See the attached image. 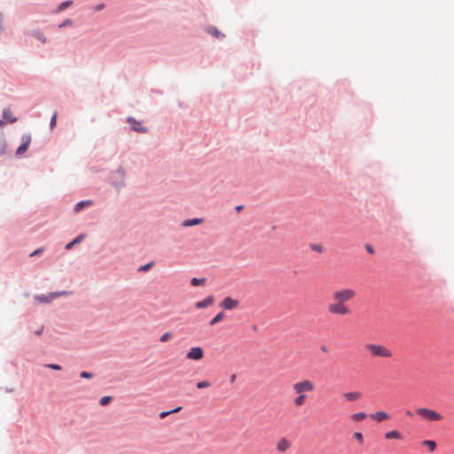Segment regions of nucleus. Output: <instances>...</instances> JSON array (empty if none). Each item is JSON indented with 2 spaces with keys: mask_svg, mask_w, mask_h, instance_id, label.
Returning <instances> with one entry per match:
<instances>
[{
  "mask_svg": "<svg viewBox=\"0 0 454 454\" xmlns=\"http://www.w3.org/2000/svg\"><path fill=\"white\" fill-rule=\"evenodd\" d=\"M6 141L4 138L0 137V156L4 155L6 152Z\"/></svg>",
  "mask_w": 454,
  "mask_h": 454,
  "instance_id": "nucleus-25",
  "label": "nucleus"
},
{
  "mask_svg": "<svg viewBox=\"0 0 454 454\" xmlns=\"http://www.w3.org/2000/svg\"><path fill=\"white\" fill-rule=\"evenodd\" d=\"M354 438L358 441L360 443H362L364 442V437H363V434L362 433L360 432H356L354 434Z\"/></svg>",
  "mask_w": 454,
  "mask_h": 454,
  "instance_id": "nucleus-30",
  "label": "nucleus"
},
{
  "mask_svg": "<svg viewBox=\"0 0 454 454\" xmlns=\"http://www.w3.org/2000/svg\"><path fill=\"white\" fill-rule=\"evenodd\" d=\"M93 204V201L92 200H82V201H80L78 202L75 206H74V212L78 213L80 212L82 209H83L85 207H89V206H91Z\"/></svg>",
  "mask_w": 454,
  "mask_h": 454,
  "instance_id": "nucleus-15",
  "label": "nucleus"
},
{
  "mask_svg": "<svg viewBox=\"0 0 454 454\" xmlns=\"http://www.w3.org/2000/svg\"><path fill=\"white\" fill-rule=\"evenodd\" d=\"M224 318V313L219 312L214 318L209 322L210 325H215L217 323L221 322Z\"/></svg>",
  "mask_w": 454,
  "mask_h": 454,
  "instance_id": "nucleus-21",
  "label": "nucleus"
},
{
  "mask_svg": "<svg viewBox=\"0 0 454 454\" xmlns=\"http://www.w3.org/2000/svg\"><path fill=\"white\" fill-rule=\"evenodd\" d=\"M21 140L22 144L18 147L16 151L17 155H22L27 150L31 142V137L29 135H23Z\"/></svg>",
  "mask_w": 454,
  "mask_h": 454,
  "instance_id": "nucleus-7",
  "label": "nucleus"
},
{
  "mask_svg": "<svg viewBox=\"0 0 454 454\" xmlns=\"http://www.w3.org/2000/svg\"><path fill=\"white\" fill-rule=\"evenodd\" d=\"M112 398L111 396H104L102 397L100 400H99V403L102 405V406H106L110 402H111Z\"/></svg>",
  "mask_w": 454,
  "mask_h": 454,
  "instance_id": "nucleus-28",
  "label": "nucleus"
},
{
  "mask_svg": "<svg viewBox=\"0 0 454 454\" xmlns=\"http://www.w3.org/2000/svg\"><path fill=\"white\" fill-rule=\"evenodd\" d=\"M239 301L238 300H235L231 297H225L220 306L226 310H232L239 307Z\"/></svg>",
  "mask_w": 454,
  "mask_h": 454,
  "instance_id": "nucleus-6",
  "label": "nucleus"
},
{
  "mask_svg": "<svg viewBox=\"0 0 454 454\" xmlns=\"http://www.w3.org/2000/svg\"><path fill=\"white\" fill-rule=\"evenodd\" d=\"M364 349L372 357L375 358H390L393 356L392 351L384 345L366 343L364 345Z\"/></svg>",
  "mask_w": 454,
  "mask_h": 454,
  "instance_id": "nucleus-3",
  "label": "nucleus"
},
{
  "mask_svg": "<svg viewBox=\"0 0 454 454\" xmlns=\"http://www.w3.org/2000/svg\"><path fill=\"white\" fill-rule=\"evenodd\" d=\"M3 117L4 119L8 122H15L16 118L12 116V114L10 109H4L3 112Z\"/></svg>",
  "mask_w": 454,
  "mask_h": 454,
  "instance_id": "nucleus-19",
  "label": "nucleus"
},
{
  "mask_svg": "<svg viewBox=\"0 0 454 454\" xmlns=\"http://www.w3.org/2000/svg\"><path fill=\"white\" fill-rule=\"evenodd\" d=\"M205 281H206L205 278H193L191 280V284L193 286H197L204 285Z\"/></svg>",
  "mask_w": 454,
  "mask_h": 454,
  "instance_id": "nucleus-27",
  "label": "nucleus"
},
{
  "mask_svg": "<svg viewBox=\"0 0 454 454\" xmlns=\"http://www.w3.org/2000/svg\"><path fill=\"white\" fill-rule=\"evenodd\" d=\"M209 33L215 35V37H220V33L215 28H211Z\"/></svg>",
  "mask_w": 454,
  "mask_h": 454,
  "instance_id": "nucleus-36",
  "label": "nucleus"
},
{
  "mask_svg": "<svg viewBox=\"0 0 454 454\" xmlns=\"http://www.w3.org/2000/svg\"><path fill=\"white\" fill-rule=\"evenodd\" d=\"M213 303H214V297L212 295H209V296L206 297L205 299H203L202 301H197L195 303V308L199 309H205V308L211 306Z\"/></svg>",
  "mask_w": 454,
  "mask_h": 454,
  "instance_id": "nucleus-9",
  "label": "nucleus"
},
{
  "mask_svg": "<svg viewBox=\"0 0 454 454\" xmlns=\"http://www.w3.org/2000/svg\"><path fill=\"white\" fill-rule=\"evenodd\" d=\"M291 446L289 441L286 438H282L279 440V442L277 444V450L279 452H285L287 449H289Z\"/></svg>",
  "mask_w": 454,
  "mask_h": 454,
  "instance_id": "nucleus-13",
  "label": "nucleus"
},
{
  "mask_svg": "<svg viewBox=\"0 0 454 454\" xmlns=\"http://www.w3.org/2000/svg\"><path fill=\"white\" fill-rule=\"evenodd\" d=\"M235 380H236V375H235V374H232V375L231 376V378H230L231 382H234V381H235Z\"/></svg>",
  "mask_w": 454,
  "mask_h": 454,
  "instance_id": "nucleus-38",
  "label": "nucleus"
},
{
  "mask_svg": "<svg viewBox=\"0 0 454 454\" xmlns=\"http://www.w3.org/2000/svg\"><path fill=\"white\" fill-rule=\"evenodd\" d=\"M66 293H54V294H51L49 295H41V296H36L35 299L41 302H46V303H49L52 301L53 298L55 297H58L61 294H65Z\"/></svg>",
  "mask_w": 454,
  "mask_h": 454,
  "instance_id": "nucleus-12",
  "label": "nucleus"
},
{
  "mask_svg": "<svg viewBox=\"0 0 454 454\" xmlns=\"http://www.w3.org/2000/svg\"><path fill=\"white\" fill-rule=\"evenodd\" d=\"M350 418L353 421L358 422V421H362V420L365 419L367 418V414L363 411L357 412V413L352 414Z\"/></svg>",
  "mask_w": 454,
  "mask_h": 454,
  "instance_id": "nucleus-20",
  "label": "nucleus"
},
{
  "mask_svg": "<svg viewBox=\"0 0 454 454\" xmlns=\"http://www.w3.org/2000/svg\"><path fill=\"white\" fill-rule=\"evenodd\" d=\"M368 252L369 253H372V248H368Z\"/></svg>",
  "mask_w": 454,
  "mask_h": 454,
  "instance_id": "nucleus-44",
  "label": "nucleus"
},
{
  "mask_svg": "<svg viewBox=\"0 0 454 454\" xmlns=\"http://www.w3.org/2000/svg\"><path fill=\"white\" fill-rule=\"evenodd\" d=\"M202 223H203V219L202 218H193V219H187V220H185L183 223L182 225L184 227H190V226H194V225L200 224Z\"/></svg>",
  "mask_w": 454,
  "mask_h": 454,
  "instance_id": "nucleus-17",
  "label": "nucleus"
},
{
  "mask_svg": "<svg viewBox=\"0 0 454 454\" xmlns=\"http://www.w3.org/2000/svg\"><path fill=\"white\" fill-rule=\"evenodd\" d=\"M236 209H237V211L241 210V209H242V206H238V207H236Z\"/></svg>",
  "mask_w": 454,
  "mask_h": 454,
  "instance_id": "nucleus-40",
  "label": "nucleus"
},
{
  "mask_svg": "<svg viewBox=\"0 0 454 454\" xmlns=\"http://www.w3.org/2000/svg\"><path fill=\"white\" fill-rule=\"evenodd\" d=\"M315 383L309 379H302L293 383V405L295 408H301L304 406L309 402L310 395L315 392Z\"/></svg>",
  "mask_w": 454,
  "mask_h": 454,
  "instance_id": "nucleus-2",
  "label": "nucleus"
},
{
  "mask_svg": "<svg viewBox=\"0 0 454 454\" xmlns=\"http://www.w3.org/2000/svg\"><path fill=\"white\" fill-rule=\"evenodd\" d=\"M385 438L387 440H392V439L402 440L403 436H402V434L399 431L392 430V431L387 432L385 434Z\"/></svg>",
  "mask_w": 454,
  "mask_h": 454,
  "instance_id": "nucleus-14",
  "label": "nucleus"
},
{
  "mask_svg": "<svg viewBox=\"0 0 454 454\" xmlns=\"http://www.w3.org/2000/svg\"><path fill=\"white\" fill-rule=\"evenodd\" d=\"M356 293L352 288H340L332 294V301L327 306L330 314L335 316H348L351 313L348 302L355 299Z\"/></svg>",
  "mask_w": 454,
  "mask_h": 454,
  "instance_id": "nucleus-1",
  "label": "nucleus"
},
{
  "mask_svg": "<svg viewBox=\"0 0 454 454\" xmlns=\"http://www.w3.org/2000/svg\"><path fill=\"white\" fill-rule=\"evenodd\" d=\"M321 350H322L323 352L326 353V352H327V348H326L325 346H322V347H321Z\"/></svg>",
  "mask_w": 454,
  "mask_h": 454,
  "instance_id": "nucleus-39",
  "label": "nucleus"
},
{
  "mask_svg": "<svg viewBox=\"0 0 454 454\" xmlns=\"http://www.w3.org/2000/svg\"><path fill=\"white\" fill-rule=\"evenodd\" d=\"M210 386V383L208 381H200V382H198L197 383V387L199 389H201V388H206V387H208Z\"/></svg>",
  "mask_w": 454,
  "mask_h": 454,
  "instance_id": "nucleus-29",
  "label": "nucleus"
},
{
  "mask_svg": "<svg viewBox=\"0 0 454 454\" xmlns=\"http://www.w3.org/2000/svg\"><path fill=\"white\" fill-rule=\"evenodd\" d=\"M181 410H182V407H181V406H178V407H176V408H175L174 410H171V411H161V412L160 413V419H164V418H166L167 416H168V415H170V414L179 412Z\"/></svg>",
  "mask_w": 454,
  "mask_h": 454,
  "instance_id": "nucleus-22",
  "label": "nucleus"
},
{
  "mask_svg": "<svg viewBox=\"0 0 454 454\" xmlns=\"http://www.w3.org/2000/svg\"><path fill=\"white\" fill-rule=\"evenodd\" d=\"M35 36H36L40 41H42L43 43H45L46 38H45V36H44L43 34H41V33H39V32H38V33H35Z\"/></svg>",
  "mask_w": 454,
  "mask_h": 454,
  "instance_id": "nucleus-35",
  "label": "nucleus"
},
{
  "mask_svg": "<svg viewBox=\"0 0 454 454\" xmlns=\"http://www.w3.org/2000/svg\"><path fill=\"white\" fill-rule=\"evenodd\" d=\"M72 4H73V2L71 0L61 3L59 5V7L57 8L56 12L58 13V12L64 11L66 8L69 7Z\"/></svg>",
  "mask_w": 454,
  "mask_h": 454,
  "instance_id": "nucleus-23",
  "label": "nucleus"
},
{
  "mask_svg": "<svg viewBox=\"0 0 454 454\" xmlns=\"http://www.w3.org/2000/svg\"><path fill=\"white\" fill-rule=\"evenodd\" d=\"M42 252H43V249H42V248H39V249H37V250H35V251L30 254V256H35V255H37V254H41Z\"/></svg>",
  "mask_w": 454,
  "mask_h": 454,
  "instance_id": "nucleus-37",
  "label": "nucleus"
},
{
  "mask_svg": "<svg viewBox=\"0 0 454 454\" xmlns=\"http://www.w3.org/2000/svg\"><path fill=\"white\" fill-rule=\"evenodd\" d=\"M416 413L429 422H439L443 419V416L441 413L428 408H418L416 409Z\"/></svg>",
  "mask_w": 454,
  "mask_h": 454,
  "instance_id": "nucleus-4",
  "label": "nucleus"
},
{
  "mask_svg": "<svg viewBox=\"0 0 454 454\" xmlns=\"http://www.w3.org/2000/svg\"><path fill=\"white\" fill-rule=\"evenodd\" d=\"M56 122H57V113H54L51 119V122H50L51 127L54 128L56 125Z\"/></svg>",
  "mask_w": 454,
  "mask_h": 454,
  "instance_id": "nucleus-31",
  "label": "nucleus"
},
{
  "mask_svg": "<svg viewBox=\"0 0 454 454\" xmlns=\"http://www.w3.org/2000/svg\"><path fill=\"white\" fill-rule=\"evenodd\" d=\"M127 121L131 125L132 129L136 132L145 133L147 132V128L144 127L141 122L137 121L133 117H129Z\"/></svg>",
  "mask_w": 454,
  "mask_h": 454,
  "instance_id": "nucleus-8",
  "label": "nucleus"
},
{
  "mask_svg": "<svg viewBox=\"0 0 454 454\" xmlns=\"http://www.w3.org/2000/svg\"><path fill=\"white\" fill-rule=\"evenodd\" d=\"M172 338V333L169 332L164 333L160 338V341L162 343L168 342Z\"/></svg>",
  "mask_w": 454,
  "mask_h": 454,
  "instance_id": "nucleus-26",
  "label": "nucleus"
},
{
  "mask_svg": "<svg viewBox=\"0 0 454 454\" xmlns=\"http://www.w3.org/2000/svg\"><path fill=\"white\" fill-rule=\"evenodd\" d=\"M153 264H154V263H153V262H148V263H146V264H145V265H142V266H140V267L138 268V271H139V272H146V271H148L149 270H151V269H152V267L153 266Z\"/></svg>",
  "mask_w": 454,
  "mask_h": 454,
  "instance_id": "nucleus-24",
  "label": "nucleus"
},
{
  "mask_svg": "<svg viewBox=\"0 0 454 454\" xmlns=\"http://www.w3.org/2000/svg\"><path fill=\"white\" fill-rule=\"evenodd\" d=\"M4 121L0 120V126L4 125Z\"/></svg>",
  "mask_w": 454,
  "mask_h": 454,
  "instance_id": "nucleus-42",
  "label": "nucleus"
},
{
  "mask_svg": "<svg viewBox=\"0 0 454 454\" xmlns=\"http://www.w3.org/2000/svg\"><path fill=\"white\" fill-rule=\"evenodd\" d=\"M421 445L427 447L430 452H434L437 448L436 442L433 440H424Z\"/></svg>",
  "mask_w": 454,
  "mask_h": 454,
  "instance_id": "nucleus-16",
  "label": "nucleus"
},
{
  "mask_svg": "<svg viewBox=\"0 0 454 454\" xmlns=\"http://www.w3.org/2000/svg\"><path fill=\"white\" fill-rule=\"evenodd\" d=\"M204 357V350L200 347H192L186 354L189 360L199 361Z\"/></svg>",
  "mask_w": 454,
  "mask_h": 454,
  "instance_id": "nucleus-5",
  "label": "nucleus"
},
{
  "mask_svg": "<svg viewBox=\"0 0 454 454\" xmlns=\"http://www.w3.org/2000/svg\"><path fill=\"white\" fill-rule=\"evenodd\" d=\"M371 418L378 422H382L388 420L390 419V415L386 411H380L372 414Z\"/></svg>",
  "mask_w": 454,
  "mask_h": 454,
  "instance_id": "nucleus-11",
  "label": "nucleus"
},
{
  "mask_svg": "<svg viewBox=\"0 0 454 454\" xmlns=\"http://www.w3.org/2000/svg\"><path fill=\"white\" fill-rule=\"evenodd\" d=\"M361 396H362V394L358 391L346 392L343 395V397L347 402H356V401L359 400L361 398Z\"/></svg>",
  "mask_w": 454,
  "mask_h": 454,
  "instance_id": "nucleus-10",
  "label": "nucleus"
},
{
  "mask_svg": "<svg viewBox=\"0 0 454 454\" xmlns=\"http://www.w3.org/2000/svg\"><path fill=\"white\" fill-rule=\"evenodd\" d=\"M47 367H49L51 369H53V370H57V371L61 370V366L60 365L54 364H48Z\"/></svg>",
  "mask_w": 454,
  "mask_h": 454,
  "instance_id": "nucleus-34",
  "label": "nucleus"
},
{
  "mask_svg": "<svg viewBox=\"0 0 454 454\" xmlns=\"http://www.w3.org/2000/svg\"><path fill=\"white\" fill-rule=\"evenodd\" d=\"M103 7H104V5H103V4H101V5H99L98 7H97V10H101V9H103Z\"/></svg>",
  "mask_w": 454,
  "mask_h": 454,
  "instance_id": "nucleus-41",
  "label": "nucleus"
},
{
  "mask_svg": "<svg viewBox=\"0 0 454 454\" xmlns=\"http://www.w3.org/2000/svg\"><path fill=\"white\" fill-rule=\"evenodd\" d=\"M80 375L82 378H84V379H90L93 377L92 373L87 372H82Z\"/></svg>",
  "mask_w": 454,
  "mask_h": 454,
  "instance_id": "nucleus-32",
  "label": "nucleus"
},
{
  "mask_svg": "<svg viewBox=\"0 0 454 454\" xmlns=\"http://www.w3.org/2000/svg\"><path fill=\"white\" fill-rule=\"evenodd\" d=\"M72 25V20H66L65 21H63V23H61L59 27L60 28L64 27H67V26H71Z\"/></svg>",
  "mask_w": 454,
  "mask_h": 454,
  "instance_id": "nucleus-33",
  "label": "nucleus"
},
{
  "mask_svg": "<svg viewBox=\"0 0 454 454\" xmlns=\"http://www.w3.org/2000/svg\"><path fill=\"white\" fill-rule=\"evenodd\" d=\"M85 238V234H80L73 241L69 242L66 246L67 250H70L75 244L80 243Z\"/></svg>",
  "mask_w": 454,
  "mask_h": 454,
  "instance_id": "nucleus-18",
  "label": "nucleus"
},
{
  "mask_svg": "<svg viewBox=\"0 0 454 454\" xmlns=\"http://www.w3.org/2000/svg\"><path fill=\"white\" fill-rule=\"evenodd\" d=\"M406 414H407L408 416H411V413L410 411H406Z\"/></svg>",
  "mask_w": 454,
  "mask_h": 454,
  "instance_id": "nucleus-43",
  "label": "nucleus"
}]
</instances>
